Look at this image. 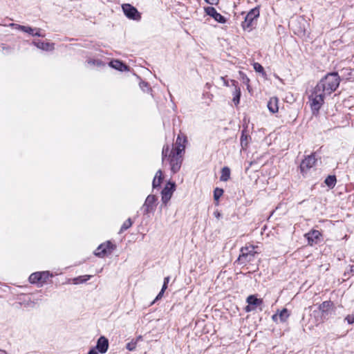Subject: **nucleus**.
Listing matches in <instances>:
<instances>
[{"mask_svg": "<svg viewBox=\"0 0 354 354\" xmlns=\"http://www.w3.org/2000/svg\"><path fill=\"white\" fill-rule=\"evenodd\" d=\"M340 81V77L337 72L328 73L319 80L309 97L313 112L319 111L324 102L325 96L335 91Z\"/></svg>", "mask_w": 354, "mask_h": 354, "instance_id": "nucleus-1", "label": "nucleus"}, {"mask_svg": "<svg viewBox=\"0 0 354 354\" xmlns=\"http://www.w3.org/2000/svg\"><path fill=\"white\" fill-rule=\"evenodd\" d=\"M187 142V136L180 133L171 147L169 145H165L162 147V162L165 165H169L172 174L177 173L181 167Z\"/></svg>", "mask_w": 354, "mask_h": 354, "instance_id": "nucleus-2", "label": "nucleus"}, {"mask_svg": "<svg viewBox=\"0 0 354 354\" xmlns=\"http://www.w3.org/2000/svg\"><path fill=\"white\" fill-rule=\"evenodd\" d=\"M257 248V246L254 245L242 247L236 262L242 266H247L248 264L254 265L259 254V252L256 250Z\"/></svg>", "mask_w": 354, "mask_h": 354, "instance_id": "nucleus-3", "label": "nucleus"}, {"mask_svg": "<svg viewBox=\"0 0 354 354\" xmlns=\"http://www.w3.org/2000/svg\"><path fill=\"white\" fill-rule=\"evenodd\" d=\"M260 11L259 7L252 9L245 16V20L242 22L241 26L243 30H251L257 23L259 17Z\"/></svg>", "mask_w": 354, "mask_h": 354, "instance_id": "nucleus-4", "label": "nucleus"}, {"mask_svg": "<svg viewBox=\"0 0 354 354\" xmlns=\"http://www.w3.org/2000/svg\"><path fill=\"white\" fill-rule=\"evenodd\" d=\"M317 160L316 152L305 156L299 166L301 174L304 176L308 174L310 169L315 165Z\"/></svg>", "mask_w": 354, "mask_h": 354, "instance_id": "nucleus-5", "label": "nucleus"}, {"mask_svg": "<svg viewBox=\"0 0 354 354\" xmlns=\"http://www.w3.org/2000/svg\"><path fill=\"white\" fill-rule=\"evenodd\" d=\"M333 303L330 300L323 301L319 305L318 310H314L313 313H317L318 315L320 314V322H323L324 320L328 319L329 310L333 307Z\"/></svg>", "mask_w": 354, "mask_h": 354, "instance_id": "nucleus-6", "label": "nucleus"}, {"mask_svg": "<svg viewBox=\"0 0 354 354\" xmlns=\"http://www.w3.org/2000/svg\"><path fill=\"white\" fill-rule=\"evenodd\" d=\"M115 246L109 241L100 244L95 251V255L98 257H104L111 254Z\"/></svg>", "mask_w": 354, "mask_h": 354, "instance_id": "nucleus-7", "label": "nucleus"}, {"mask_svg": "<svg viewBox=\"0 0 354 354\" xmlns=\"http://www.w3.org/2000/svg\"><path fill=\"white\" fill-rule=\"evenodd\" d=\"M158 198L155 195L149 194L142 207V209L143 210V214H148L151 212H153L156 207V201Z\"/></svg>", "mask_w": 354, "mask_h": 354, "instance_id": "nucleus-8", "label": "nucleus"}, {"mask_svg": "<svg viewBox=\"0 0 354 354\" xmlns=\"http://www.w3.org/2000/svg\"><path fill=\"white\" fill-rule=\"evenodd\" d=\"M122 10L125 15V16L129 19H133L135 21H140L141 19V15L138 11V10L131 6V4L126 3L123 4Z\"/></svg>", "mask_w": 354, "mask_h": 354, "instance_id": "nucleus-9", "label": "nucleus"}, {"mask_svg": "<svg viewBox=\"0 0 354 354\" xmlns=\"http://www.w3.org/2000/svg\"><path fill=\"white\" fill-rule=\"evenodd\" d=\"M176 189V184L174 182L168 181L161 191L162 203L166 205L171 199L174 192Z\"/></svg>", "mask_w": 354, "mask_h": 354, "instance_id": "nucleus-10", "label": "nucleus"}, {"mask_svg": "<svg viewBox=\"0 0 354 354\" xmlns=\"http://www.w3.org/2000/svg\"><path fill=\"white\" fill-rule=\"evenodd\" d=\"M205 12L207 15L212 17L215 21L221 24H225L226 22L225 17L218 13L214 7L209 6L205 8Z\"/></svg>", "mask_w": 354, "mask_h": 354, "instance_id": "nucleus-11", "label": "nucleus"}, {"mask_svg": "<svg viewBox=\"0 0 354 354\" xmlns=\"http://www.w3.org/2000/svg\"><path fill=\"white\" fill-rule=\"evenodd\" d=\"M321 236V232L316 230H312L304 235L308 241V244L311 246L319 242Z\"/></svg>", "mask_w": 354, "mask_h": 354, "instance_id": "nucleus-12", "label": "nucleus"}, {"mask_svg": "<svg viewBox=\"0 0 354 354\" xmlns=\"http://www.w3.org/2000/svg\"><path fill=\"white\" fill-rule=\"evenodd\" d=\"M109 340L104 336H101L98 338L95 348L102 354L105 353L109 348Z\"/></svg>", "mask_w": 354, "mask_h": 354, "instance_id": "nucleus-13", "label": "nucleus"}, {"mask_svg": "<svg viewBox=\"0 0 354 354\" xmlns=\"http://www.w3.org/2000/svg\"><path fill=\"white\" fill-rule=\"evenodd\" d=\"M110 66L120 71H129V66L120 60H112L109 63Z\"/></svg>", "mask_w": 354, "mask_h": 354, "instance_id": "nucleus-14", "label": "nucleus"}, {"mask_svg": "<svg viewBox=\"0 0 354 354\" xmlns=\"http://www.w3.org/2000/svg\"><path fill=\"white\" fill-rule=\"evenodd\" d=\"M278 99L277 97H271L268 102V108L269 111L275 113L278 112L279 106H278Z\"/></svg>", "mask_w": 354, "mask_h": 354, "instance_id": "nucleus-15", "label": "nucleus"}, {"mask_svg": "<svg viewBox=\"0 0 354 354\" xmlns=\"http://www.w3.org/2000/svg\"><path fill=\"white\" fill-rule=\"evenodd\" d=\"M35 44L38 48L44 50H53L55 48V44L53 43H48L38 41L37 42H35Z\"/></svg>", "mask_w": 354, "mask_h": 354, "instance_id": "nucleus-16", "label": "nucleus"}, {"mask_svg": "<svg viewBox=\"0 0 354 354\" xmlns=\"http://www.w3.org/2000/svg\"><path fill=\"white\" fill-rule=\"evenodd\" d=\"M232 86L235 87V91L234 92V97L232 99V101L234 103L237 105L240 102V97H241V89L239 87H238L237 84L238 82L235 80H232Z\"/></svg>", "mask_w": 354, "mask_h": 354, "instance_id": "nucleus-17", "label": "nucleus"}, {"mask_svg": "<svg viewBox=\"0 0 354 354\" xmlns=\"http://www.w3.org/2000/svg\"><path fill=\"white\" fill-rule=\"evenodd\" d=\"M10 26L15 27L17 29L20 30L23 32H27L29 35H34L35 29L30 26H21L16 24H11Z\"/></svg>", "mask_w": 354, "mask_h": 354, "instance_id": "nucleus-18", "label": "nucleus"}, {"mask_svg": "<svg viewBox=\"0 0 354 354\" xmlns=\"http://www.w3.org/2000/svg\"><path fill=\"white\" fill-rule=\"evenodd\" d=\"M247 302L250 306H257L263 304V300L261 299H258L255 295H250L247 298Z\"/></svg>", "mask_w": 354, "mask_h": 354, "instance_id": "nucleus-19", "label": "nucleus"}, {"mask_svg": "<svg viewBox=\"0 0 354 354\" xmlns=\"http://www.w3.org/2000/svg\"><path fill=\"white\" fill-rule=\"evenodd\" d=\"M41 272H36L32 273L28 278L30 283H41Z\"/></svg>", "mask_w": 354, "mask_h": 354, "instance_id": "nucleus-20", "label": "nucleus"}, {"mask_svg": "<svg viewBox=\"0 0 354 354\" xmlns=\"http://www.w3.org/2000/svg\"><path fill=\"white\" fill-rule=\"evenodd\" d=\"M279 319L281 322H286L290 317V313L287 308H283L278 313Z\"/></svg>", "mask_w": 354, "mask_h": 354, "instance_id": "nucleus-21", "label": "nucleus"}, {"mask_svg": "<svg viewBox=\"0 0 354 354\" xmlns=\"http://www.w3.org/2000/svg\"><path fill=\"white\" fill-rule=\"evenodd\" d=\"M91 277L92 275H82L73 279V281L75 284L82 283L89 280Z\"/></svg>", "mask_w": 354, "mask_h": 354, "instance_id": "nucleus-22", "label": "nucleus"}, {"mask_svg": "<svg viewBox=\"0 0 354 354\" xmlns=\"http://www.w3.org/2000/svg\"><path fill=\"white\" fill-rule=\"evenodd\" d=\"M132 224H133V221H131V219L130 218H129L122 225L121 228L120 230V233H122L125 230H128L129 227H131Z\"/></svg>", "mask_w": 354, "mask_h": 354, "instance_id": "nucleus-23", "label": "nucleus"}, {"mask_svg": "<svg viewBox=\"0 0 354 354\" xmlns=\"http://www.w3.org/2000/svg\"><path fill=\"white\" fill-rule=\"evenodd\" d=\"M250 138V136L245 133V131H243L241 136V145L242 147H247Z\"/></svg>", "mask_w": 354, "mask_h": 354, "instance_id": "nucleus-24", "label": "nucleus"}, {"mask_svg": "<svg viewBox=\"0 0 354 354\" xmlns=\"http://www.w3.org/2000/svg\"><path fill=\"white\" fill-rule=\"evenodd\" d=\"M223 194V189L221 188L216 187L214 190V199L216 201H218L219 198Z\"/></svg>", "mask_w": 354, "mask_h": 354, "instance_id": "nucleus-25", "label": "nucleus"}, {"mask_svg": "<svg viewBox=\"0 0 354 354\" xmlns=\"http://www.w3.org/2000/svg\"><path fill=\"white\" fill-rule=\"evenodd\" d=\"M324 183L330 189H332L337 183V178H325Z\"/></svg>", "mask_w": 354, "mask_h": 354, "instance_id": "nucleus-26", "label": "nucleus"}, {"mask_svg": "<svg viewBox=\"0 0 354 354\" xmlns=\"http://www.w3.org/2000/svg\"><path fill=\"white\" fill-rule=\"evenodd\" d=\"M164 179L165 178H153V189H159L161 187V185Z\"/></svg>", "mask_w": 354, "mask_h": 354, "instance_id": "nucleus-27", "label": "nucleus"}, {"mask_svg": "<svg viewBox=\"0 0 354 354\" xmlns=\"http://www.w3.org/2000/svg\"><path fill=\"white\" fill-rule=\"evenodd\" d=\"M240 79L243 84L247 85L248 88L249 87L250 79L248 77L245 73L243 71H239Z\"/></svg>", "mask_w": 354, "mask_h": 354, "instance_id": "nucleus-28", "label": "nucleus"}, {"mask_svg": "<svg viewBox=\"0 0 354 354\" xmlns=\"http://www.w3.org/2000/svg\"><path fill=\"white\" fill-rule=\"evenodd\" d=\"M137 339H132L131 342L127 344L126 348L130 351H134L137 346Z\"/></svg>", "mask_w": 354, "mask_h": 354, "instance_id": "nucleus-29", "label": "nucleus"}, {"mask_svg": "<svg viewBox=\"0 0 354 354\" xmlns=\"http://www.w3.org/2000/svg\"><path fill=\"white\" fill-rule=\"evenodd\" d=\"M41 284L46 283L48 278L52 276L48 271L41 272Z\"/></svg>", "mask_w": 354, "mask_h": 354, "instance_id": "nucleus-30", "label": "nucleus"}, {"mask_svg": "<svg viewBox=\"0 0 354 354\" xmlns=\"http://www.w3.org/2000/svg\"><path fill=\"white\" fill-rule=\"evenodd\" d=\"M253 68L257 72L265 74L264 68L259 63H254Z\"/></svg>", "mask_w": 354, "mask_h": 354, "instance_id": "nucleus-31", "label": "nucleus"}, {"mask_svg": "<svg viewBox=\"0 0 354 354\" xmlns=\"http://www.w3.org/2000/svg\"><path fill=\"white\" fill-rule=\"evenodd\" d=\"M166 288L165 287H162V289L160 291V292L158 294V295L156 296V297L154 299V300L151 303V305L155 304L157 301H158L159 299H160L162 296H163V294L165 291Z\"/></svg>", "mask_w": 354, "mask_h": 354, "instance_id": "nucleus-32", "label": "nucleus"}, {"mask_svg": "<svg viewBox=\"0 0 354 354\" xmlns=\"http://www.w3.org/2000/svg\"><path fill=\"white\" fill-rule=\"evenodd\" d=\"M230 169L228 167H223L221 170V177H230Z\"/></svg>", "mask_w": 354, "mask_h": 354, "instance_id": "nucleus-33", "label": "nucleus"}, {"mask_svg": "<svg viewBox=\"0 0 354 354\" xmlns=\"http://www.w3.org/2000/svg\"><path fill=\"white\" fill-rule=\"evenodd\" d=\"M345 321L347 322L348 324H352L354 323V315H348L345 317Z\"/></svg>", "mask_w": 354, "mask_h": 354, "instance_id": "nucleus-34", "label": "nucleus"}, {"mask_svg": "<svg viewBox=\"0 0 354 354\" xmlns=\"http://www.w3.org/2000/svg\"><path fill=\"white\" fill-rule=\"evenodd\" d=\"M169 280H170V277L168 276V277H165L162 287H165V288L167 289V284L169 282Z\"/></svg>", "mask_w": 354, "mask_h": 354, "instance_id": "nucleus-35", "label": "nucleus"}, {"mask_svg": "<svg viewBox=\"0 0 354 354\" xmlns=\"http://www.w3.org/2000/svg\"><path fill=\"white\" fill-rule=\"evenodd\" d=\"M205 1L210 5H217L219 0H205Z\"/></svg>", "mask_w": 354, "mask_h": 354, "instance_id": "nucleus-36", "label": "nucleus"}, {"mask_svg": "<svg viewBox=\"0 0 354 354\" xmlns=\"http://www.w3.org/2000/svg\"><path fill=\"white\" fill-rule=\"evenodd\" d=\"M35 30H37V32H34V35H36V36H38V37H44V35H42V34H41V32H40L41 29H39V28H35Z\"/></svg>", "mask_w": 354, "mask_h": 354, "instance_id": "nucleus-37", "label": "nucleus"}, {"mask_svg": "<svg viewBox=\"0 0 354 354\" xmlns=\"http://www.w3.org/2000/svg\"><path fill=\"white\" fill-rule=\"evenodd\" d=\"M88 64H97L100 65L101 64V62L99 60H89L88 62Z\"/></svg>", "mask_w": 354, "mask_h": 354, "instance_id": "nucleus-38", "label": "nucleus"}, {"mask_svg": "<svg viewBox=\"0 0 354 354\" xmlns=\"http://www.w3.org/2000/svg\"><path fill=\"white\" fill-rule=\"evenodd\" d=\"M97 351V350L95 348H92L91 349H90L88 354H98Z\"/></svg>", "mask_w": 354, "mask_h": 354, "instance_id": "nucleus-39", "label": "nucleus"}, {"mask_svg": "<svg viewBox=\"0 0 354 354\" xmlns=\"http://www.w3.org/2000/svg\"><path fill=\"white\" fill-rule=\"evenodd\" d=\"M214 215L218 219H219L222 216L221 214L218 210L214 212Z\"/></svg>", "mask_w": 354, "mask_h": 354, "instance_id": "nucleus-40", "label": "nucleus"}, {"mask_svg": "<svg viewBox=\"0 0 354 354\" xmlns=\"http://www.w3.org/2000/svg\"><path fill=\"white\" fill-rule=\"evenodd\" d=\"M162 172L160 169L158 170L154 176V177H162Z\"/></svg>", "mask_w": 354, "mask_h": 354, "instance_id": "nucleus-41", "label": "nucleus"}, {"mask_svg": "<svg viewBox=\"0 0 354 354\" xmlns=\"http://www.w3.org/2000/svg\"><path fill=\"white\" fill-rule=\"evenodd\" d=\"M272 319L274 322H277L278 319H279V315H278V313L277 314H274L272 316Z\"/></svg>", "mask_w": 354, "mask_h": 354, "instance_id": "nucleus-42", "label": "nucleus"}, {"mask_svg": "<svg viewBox=\"0 0 354 354\" xmlns=\"http://www.w3.org/2000/svg\"><path fill=\"white\" fill-rule=\"evenodd\" d=\"M221 79L223 81L224 85L227 86H228V82L225 79V77H221Z\"/></svg>", "mask_w": 354, "mask_h": 354, "instance_id": "nucleus-43", "label": "nucleus"}, {"mask_svg": "<svg viewBox=\"0 0 354 354\" xmlns=\"http://www.w3.org/2000/svg\"><path fill=\"white\" fill-rule=\"evenodd\" d=\"M252 310H254V308H251L250 305H248L245 307V310L247 312L251 311Z\"/></svg>", "mask_w": 354, "mask_h": 354, "instance_id": "nucleus-44", "label": "nucleus"}, {"mask_svg": "<svg viewBox=\"0 0 354 354\" xmlns=\"http://www.w3.org/2000/svg\"><path fill=\"white\" fill-rule=\"evenodd\" d=\"M350 272L354 273V264L350 266Z\"/></svg>", "mask_w": 354, "mask_h": 354, "instance_id": "nucleus-45", "label": "nucleus"}, {"mask_svg": "<svg viewBox=\"0 0 354 354\" xmlns=\"http://www.w3.org/2000/svg\"><path fill=\"white\" fill-rule=\"evenodd\" d=\"M0 354H8V353L4 350L0 349Z\"/></svg>", "mask_w": 354, "mask_h": 354, "instance_id": "nucleus-46", "label": "nucleus"}, {"mask_svg": "<svg viewBox=\"0 0 354 354\" xmlns=\"http://www.w3.org/2000/svg\"><path fill=\"white\" fill-rule=\"evenodd\" d=\"M229 178H221V180H224V181H226Z\"/></svg>", "mask_w": 354, "mask_h": 354, "instance_id": "nucleus-47", "label": "nucleus"}, {"mask_svg": "<svg viewBox=\"0 0 354 354\" xmlns=\"http://www.w3.org/2000/svg\"><path fill=\"white\" fill-rule=\"evenodd\" d=\"M327 177H328V178H330V177H335V175H328V176H327Z\"/></svg>", "mask_w": 354, "mask_h": 354, "instance_id": "nucleus-48", "label": "nucleus"}]
</instances>
